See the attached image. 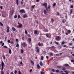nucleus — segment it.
Wrapping results in <instances>:
<instances>
[{
	"instance_id": "nucleus-6",
	"label": "nucleus",
	"mask_w": 74,
	"mask_h": 74,
	"mask_svg": "<svg viewBox=\"0 0 74 74\" xmlns=\"http://www.w3.org/2000/svg\"><path fill=\"white\" fill-rule=\"evenodd\" d=\"M22 26V24H20V25H19L18 26V27H20V28H21Z\"/></svg>"
},
{
	"instance_id": "nucleus-32",
	"label": "nucleus",
	"mask_w": 74,
	"mask_h": 74,
	"mask_svg": "<svg viewBox=\"0 0 74 74\" xmlns=\"http://www.w3.org/2000/svg\"><path fill=\"white\" fill-rule=\"evenodd\" d=\"M21 18V16H20L19 14H18V19H19V18Z\"/></svg>"
},
{
	"instance_id": "nucleus-62",
	"label": "nucleus",
	"mask_w": 74,
	"mask_h": 74,
	"mask_svg": "<svg viewBox=\"0 0 74 74\" xmlns=\"http://www.w3.org/2000/svg\"><path fill=\"white\" fill-rule=\"evenodd\" d=\"M20 64H23V63H22V62H21L20 63Z\"/></svg>"
},
{
	"instance_id": "nucleus-24",
	"label": "nucleus",
	"mask_w": 74,
	"mask_h": 74,
	"mask_svg": "<svg viewBox=\"0 0 74 74\" xmlns=\"http://www.w3.org/2000/svg\"><path fill=\"white\" fill-rule=\"evenodd\" d=\"M58 48H59V49H60V48H62V46H58Z\"/></svg>"
},
{
	"instance_id": "nucleus-15",
	"label": "nucleus",
	"mask_w": 74,
	"mask_h": 74,
	"mask_svg": "<svg viewBox=\"0 0 74 74\" xmlns=\"http://www.w3.org/2000/svg\"><path fill=\"white\" fill-rule=\"evenodd\" d=\"M43 59H44V57H43V56H41V60H43Z\"/></svg>"
},
{
	"instance_id": "nucleus-30",
	"label": "nucleus",
	"mask_w": 74,
	"mask_h": 74,
	"mask_svg": "<svg viewBox=\"0 0 74 74\" xmlns=\"http://www.w3.org/2000/svg\"><path fill=\"white\" fill-rule=\"evenodd\" d=\"M45 35L46 36V37H49V35H48V34H46Z\"/></svg>"
},
{
	"instance_id": "nucleus-35",
	"label": "nucleus",
	"mask_w": 74,
	"mask_h": 74,
	"mask_svg": "<svg viewBox=\"0 0 74 74\" xmlns=\"http://www.w3.org/2000/svg\"><path fill=\"white\" fill-rule=\"evenodd\" d=\"M38 45L40 46H41V43H40V42H39L38 43Z\"/></svg>"
},
{
	"instance_id": "nucleus-45",
	"label": "nucleus",
	"mask_w": 74,
	"mask_h": 74,
	"mask_svg": "<svg viewBox=\"0 0 74 74\" xmlns=\"http://www.w3.org/2000/svg\"><path fill=\"white\" fill-rule=\"evenodd\" d=\"M21 52L22 53H23V50H21Z\"/></svg>"
},
{
	"instance_id": "nucleus-54",
	"label": "nucleus",
	"mask_w": 74,
	"mask_h": 74,
	"mask_svg": "<svg viewBox=\"0 0 74 74\" xmlns=\"http://www.w3.org/2000/svg\"><path fill=\"white\" fill-rule=\"evenodd\" d=\"M0 8L1 10H3V7H2V6H0Z\"/></svg>"
},
{
	"instance_id": "nucleus-46",
	"label": "nucleus",
	"mask_w": 74,
	"mask_h": 74,
	"mask_svg": "<svg viewBox=\"0 0 74 74\" xmlns=\"http://www.w3.org/2000/svg\"><path fill=\"white\" fill-rule=\"evenodd\" d=\"M52 70L53 72H55V70L53 69H52Z\"/></svg>"
},
{
	"instance_id": "nucleus-34",
	"label": "nucleus",
	"mask_w": 74,
	"mask_h": 74,
	"mask_svg": "<svg viewBox=\"0 0 74 74\" xmlns=\"http://www.w3.org/2000/svg\"><path fill=\"white\" fill-rule=\"evenodd\" d=\"M17 73V71L16 70L14 71V74H16V73Z\"/></svg>"
},
{
	"instance_id": "nucleus-29",
	"label": "nucleus",
	"mask_w": 74,
	"mask_h": 74,
	"mask_svg": "<svg viewBox=\"0 0 74 74\" xmlns=\"http://www.w3.org/2000/svg\"><path fill=\"white\" fill-rule=\"evenodd\" d=\"M19 47V44L17 43L16 45V47Z\"/></svg>"
},
{
	"instance_id": "nucleus-33",
	"label": "nucleus",
	"mask_w": 74,
	"mask_h": 74,
	"mask_svg": "<svg viewBox=\"0 0 74 74\" xmlns=\"http://www.w3.org/2000/svg\"><path fill=\"white\" fill-rule=\"evenodd\" d=\"M64 44V41L62 42V45H63V44Z\"/></svg>"
},
{
	"instance_id": "nucleus-47",
	"label": "nucleus",
	"mask_w": 74,
	"mask_h": 74,
	"mask_svg": "<svg viewBox=\"0 0 74 74\" xmlns=\"http://www.w3.org/2000/svg\"><path fill=\"white\" fill-rule=\"evenodd\" d=\"M41 74H44V72L41 71Z\"/></svg>"
},
{
	"instance_id": "nucleus-58",
	"label": "nucleus",
	"mask_w": 74,
	"mask_h": 74,
	"mask_svg": "<svg viewBox=\"0 0 74 74\" xmlns=\"http://www.w3.org/2000/svg\"><path fill=\"white\" fill-rule=\"evenodd\" d=\"M56 56H59V54H56Z\"/></svg>"
},
{
	"instance_id": "nucleus-31",
	"label": "nucleus",
	"mask_w": 74,
	"mask_h": 74,
	"mask_svg": "<svg viewBox=\"0 0 74 74\" xmlns=\"http://www.w3.org/2000/svg\"><path fill=\"white\" fill-rule=\"evenodd\" d=\"M72 12H73V10L72 9H71L70 11V14H71L72 13Z\"/></svg>"
},
{
	"instance_id": "nucleus-21",
	"label": "nucleus",
	"mask_w": 74,
	"mask_h": 74,
	"mask_svg": "<svg viewBox=\"0 0 74 74\" xmlns=\"http://www.w3.org/2000/svg\"><path fill=\"white\" fill-rule=\"evenodd\" d=\"M34 33L35 34H37V31H34Z\"/></svg>"
},
{
	"instance_id": "nucleus-2",
	"label": "nucleus",
	"mask_w": 74,
	"mask_h": 74,
	"mask_svg": "<svg viewBox=\"0 0 74 74\" xmlns=\"http://www.w3.org/2000/svg\"><path fill=\"white\" fill-rule=\"evenodd\" d=\"M1 65V70H3V69L4 68V66H5V65H4V63L3 61H2Z\"/></svg>"
},
{
	"instance_id": "nucleus-14",
	"label": "nucleus",
	"mask_w": 74,
	"mask_h": 74,
	"mask_svg": "<svg viewBox=\"0 0 74 74\" xmlns=\"http://www.w3.org/2000/svg\"><path fill=\"white\" fill-rule=\"evenodd\" d=\"M64 72H65V73H66V74H69V71H64Z\"/></svg>"
},
{
	"instance_id": "nucleus-13",
	"label": "nucleus",
	"mask_w": 74,
	"mask_h": 74,
	"mask_svg": "<svg viewBox=\"0 0 74 74\" xmlns=\"http://www.w3.org/2000/svg\"><path fill=\"white\" fill-rule=\"evenodd\" d=\"M25 33L26 35H27L28 34H27V31H26V30H25Z\"/></svg>"
},
{
	"instance_id": "nucleus-1",
	"label": "nucleus",
	"mask_w": 74,
	"mask_h": 74,
	"mask_svg": "<svg viewBox=\"0 0 74 74\" xmlns=\"http://www.w3.org/2000/svg\"><path fill=\"white\" fill-rule=\"evenodd\" d=\"M47 5V3H45L42 4V5H43V6H45V8H46V9L47 11H48V8Z\"/></svg>"
},
{
	"instance_id": "nucleus-17",
	"label": "nucleus",
	"mask_w": 74,
	"mask_h": 74,
	"mask_svg": "<svg viewBox=\"0 0 74 74\" xmlns=\"http://www.w3.org/2000/svg\"><path fill=\"white\" fill-rule=\"evenodd\" d=\"M51 21L52 23H53V22L54 21V20H53L52 18H51Z\"/></svg>"
},
{
	"instance_id": "nucleus-22",
	"label": "nucleus",
	"mask_w": 74,
	"mask_h": 74,
	"mask_svg": "<svg viewBox=\"0 0 74 74\" xmlns=\"http://www.w3.org/2000/svg\"><path fill=\"white\" fill-rule=\"evenodd\" d=\"M0 25L1 26H3V23H1V22H0Z\"/></svg>"
},
{
	"instance_id": "nucleus-26",
	"label": "nucleus",
	"mask_w": 74,
	"mask_h": 74,
	"mask_svg": "<svg viewBox=\"0 0 74 74\" xmlns=\"http://www.w3.org/2000/svg\"><path fill=\"white\" fill-rule=\"evenodd\" d=\"M18 74H22V73H21V71H18Z\"/></svg>"
},
{
	"instance_id": "nucleus-57",
	"label": "nucleus",
	"mask_w": 74,
	"mask_h": 74,
	"mask_svg": "<svg viewBox=\"0 0 74 74\" xmlns=\"http://www.w3.org/2000/svg\"><path fill=\"white\" fill-rule=\"evenodd\" d=\"M13 42H14L13 41H11L10 42V43H11V44H13Z\"/></svg>"
},
{
	"instance_id": "nucleus-25",
	"label": "nucleus",
	"mask_w": 74,
	"mask_h": 74,
	"mask_svg": "<svg viewBox=\"0 0 74 74\" xmlns=\"http://www.w3.org/2000/svg\"><path fill=\"white\" fill-rule=\"evenodd\" d=\"M71 62H73V64H74V60H71Z\"/></svg>"
},
{
	"instance_id": "nucleus-19",
	"label": "nucleus",
	"mask_w": 74,
	"mask_h": 74,
	"mask_svg": "<svg viewBox=\"0 0 74 74\" xmlns=\"http://www.w3.org/2000/svg\"><path fill=\"white\" fill-rule=\"evenodd\" d=\"M9 53L10 54H11L12 53L11 50V49H10L9 50Z\"/></svg>"
},
{
	"instance_id": "nucleus-50",
	"label": "nucleus",
	"mask_w": 74,
	"mask_h": 74,
	"mask_svg": "<svg viewBox=\"0 0 74 74\" xmlns=\"http://www.w3.org/2000/svg\"><path fill=\"white\" fill-rule=\"evenodd\" d=\"M62 23H65V22L64 21V20H62Z\"/></svg>"
},
{
	"instance_id": "nucleus-61",
	"label": "nucleus",
	"mask_w": 74,
	"mask_h": 74,
	"mask_svg": "<svg viewBox=\"0 0 74 74\" xmlns=\"http://www.w3.org/2000/svg\"><path fill=\"white\" fill-rule=\"evenodd\" d=\"M50 55H51V56L52 55H53V53H50Z\"/></svg>"
},
{
	"instance_id": "nucleus-23",
	"label": "nucleus",
	"mask_w": 74,
	"mask_h": 74,
	"mask_svg": "<svg viewBox=\"0 0 74 74\" xmlns=\"http://www.w3.org/2000/svg\"><path fill=\"white\" fill-rule=\"evenodd\" d=\"M23 18H26V17H27V15H25V14H24L23 15Z\"/></svg>"
},
{
	"instance_id": "nucleus-48",
	"label": "nucleus",
	"mask_w": 74,
	"mask_h": 74,
	"mask_svg": "<svg viewBox=\"0 0 74 74\" xmlns=\"http://www.w3.org/2000/svg\"><path fill=\"white\" fill-rule=\"evenodd\" d=\"M58 69H62V67H60V66H58L57 67Z\"/></svg>"
},
{
	"instance_id": "nucleus-37",
	"label": "nucleus",
	"mask_w": 74,
	"mask_h": 74,
	"mask_svg": "<svg viewBox=\"0 0 74 74\" xmlns=\"http://www.w3.org/2000/svg\"><path fill=\"white\" fill-rule=\"evenodd\" d=\"M56 3H54L53 4V7H55V5H56Z\"/></svg>"
},
{
	"instance_id": "nucleus-55",
	"label": "nucleus",
	"mask_w": 74,
	"mask_h": 74,
	"mask_svg": "<svg viewBox=\"0 0 74 74\" xmlns=\"http://www.w3.org/2000/svg\"><path fill=\"white\" fill-rule=\"evenodd\" d=\"M19 57H20V59H22V57H21L20 56H19Z\"/></svg>"
},
{
	"instance_id": "nucleus-53",
	"label": "nucleus",
	"mask_w": 74,
	"mask_h": 74,
	"mask_svg": "<svg viewBox=\"0 0 74 74\" xmlns=\"http://www.w3.org/2000/svg\"><path fill=\"white\" fill-rule=\"evenodd\" d=\"M14 18H17V15H15L14 16Z\"/></svg>"
},
{
	"instance_id": "nucleus-5",
	"label": "nucleus",
	"mask_w": 74,
	"mask_h": 74,
	"mask_svg": "<svg viewBox=\"0 0 74 74\" xmlns=\"http://www.w3.org/2000/svg\"><path fill=\"white\" fill-rule=\"evenodd\" d=\"M64 66H65V67H70L68 64H65L63 65Z\"/></svg>"
},
{
	"instance_id": "nucleus-4",
	"label": "nucleus",
	"mask_w": 74,
	"mask_h": 74,
	"mask_svg": "<svg viewBox=\"0 0 74 74\" xmlns=\"http://www.w3.org/2000/svg\"><path fill=\"white\" fill-rule=\"evenodd\" d=\"M55 40L57 41H60V38L59 36H57L56 38H55Z\"/></svg>"
},
{
	"instance_id": "nucleus-40",
	"label": "nucleus",
	"mask_w": 74,
	"mask_h": 74,
	"mask_svg": "<svg viewBox=\"0 0 74 74\" xmlns=\"http://www.w3.org/2000/svg\"><path fill=\"white\" fill-rule=\"evenodd\" d=\"M10 42H11V41L10 40H8V43H10Z\"/></svg>"
},
{
	"instance_id": "nucleus-64",
	"label": "nucleus",
	"mask_w": 74,
	"mask_h": 74,
	"mask_svg": "<svg viewBox=\"0 0 74 74\" xmlns=\"http://www.w3.org/2000/svg\"><path fill=\"white\" fill-rule=\"evenodd\" d=\"M7 32H9V29H7Z\"/></svg>"
},
{
	"instance_id": "nucleus-11",
	"label": "nucleus",
	"mask_w": 74,
	"mask_h": 74,
	"mask_svg": "<svg viewBox=\"0 0 74 74\" xmlns=\"http://www.w3.org/2000/svg\"><path fill=\"white\" fill-rule=\"evenodd\" d=\"M42 62H40V66H42Z\"/></svg>"
},
{
	"instance_id": "nucleus-28",
	"label": "nucleus",
	"mask_w": 74,
	"mask_h": 74,
	"mask_svg": "<svg viewBox=\"0 0 74 74\" xmlns=\"http://www.w3.org/2000/svg\"><path fill=\"white\" fill-rule=\"evenodd\" d=\"M56 73H59V70H56Z\"/></svg>"
},
{
	"instance_id": "nucleus-27",
	"label": "nucleus",
	"mask_w": 74,
	"mask_h": 74,
	"mask_svg": "<svg viewBox=\"0 0 74 74\" xmlns=\"http://www.w3.org/2000/svg\"><path fill=\"white\" fill-rule=\"evenodd\" d=\"M16 3H17V5H18V0H16Z\"/></svg>"
},
{
	"instance_id": "nucleus-59",
	"label": "nucleus",
	"mask_w": 74,
	"mask_h": 74,
	"mask_svg": "<svg viewBox=\"0 0 74 74\" xmlns=\"http://www.w3.org/2000/svg\"><path fill=\"white\" fill-rule=\"evenodd\" d=\"M71 8H73V5H71Z\"/></svg>"
},
{
	"instance_id": "nucleus-39",
	"label": "nucleus",
	"mask_w": 74,
	"mask_h": 74,
	"mask_svg": "<svg viewBox=\"0 0 74 74\" xmlns=\"http://www.w3.org/2000/svg\"><path fill=\"white\" fill-rule=\"evenodd\" d=\"M55 44H56L57 45H58L59 44V42H55Z\"/></svg>"
},
{
	"instance_id": "nucleus-42",
	"label": "nucleus",
	"mask_w": 74,
	"mask_h": 74,
	"mask_svg": "<svg viewBox=\"0 0 74 74\" xmlns=\"http://www.w3.org/2000/svg\"><path fill=\"white\" fill-rule=\"evenodd\" d=\"M48 9H50L51 8V6H50V5H48Z\"/></svg>"
},
{
	"instance_id": "nucleus-63",
	"label": "nucleus",
	"mask_w": 74,
	"mask_h": 74,
	"mask_svg": "<svg viewBox=\"0 0 74 74\" xmlns=\"http://www.w3.org/2000/svg\"><path fill=\"white\" fill-rule=\"evenodd\" d=\"M40 0H36V2H39Z\"/></svg>"
},
{
	"instance_id": "nucleus-16",
	"label": "nucleus",
	"mask_w": 74,
	"mask_h": 74,
	"mask_svg": "<svg viewBox=\"0 0 74 74\" xmlns=\"http://www.w3.org/2000/svg\"><path fill=\"white\" fill-rule=\"evenodd\" d=\"M44 13L45 14H46L47 13V11H46V10H44Z\"/></svg>"
},
{
	"instance_id": "nucleus-52",
	"label": "nucleus",
	"mask_w": 74,
	"mask_h": 74,
	"mask_svg": "<svg viewBox=\"0 0 74 74\" xmlns=\"http://www.w3.org/2000/svg\"><path fill=\"white\" fill-rule=\"evenodd\" d=\"M66 47H67V46H66V45H64L63 47H64V48H65Z\"/></svg>"
},
{
	"instance_id": "nucleus-20",
	"label": "nucleus",
	"mask_w": 74,
	"mask_h": 74,
	"mask_svg": "<svg viewBox=\"0 0 74 74\" xmlns=\"http://www.w3.org/2000/svg\"><path fill=\"white\" fill-rule=\"evenodd\" d=\"M31 63L32 64V65H34V62H33V61H31Z\"/></svg>"
},
{
	"instance_id": "nucleus-38",
	"label": "nucleus",
	"mask_w": 74,
	"mask_h": 74,
	"mask_svg": "<svg viewBox=\"0 0 74 74\" xmlns=\"http://www.w3.org/2000/svg\"><path fill=\"white\" fill-rule=\"evenodd\" d=\"M46 53V52L44 51L43 52V54H45Z\"/></svg>"
},
{
	"instance_id": "nucleus-43",
	"label": "nucleus",
	"mask_w": 74,
	"mask_h": 74,
	"mask_svg": "<svg viewBox=\"0 0 74 74\" xmlns=\"http://www.w3.org/2000/svg\"><path fill=\"white\" fill-rule=\"evenodd\" d=\"M69 45L71 46L73 45V44L71 43H69Z\"/></svg>"
},
{
	"instance_id": "nucleus-41",
	"label": "nucleus",
	"mask_w": 74,
	"mask_h": 74,
	"mask_svg": "<svg viewBox=\"0 0 74 74\" xmlns=\"http://www.w3.org/2000/svg\"><path fill=\"white\" fill-rule=\"evenodd\" d=\"M3 59L5 60V56H3Z\"/></svg>"
},
{
	"instance_id": "nucleus-10",
	"label": "nucleus",
	"mask_w": 74,
	"mask_h": 74,
	"mask_svg": "<svg viewBox=\"0 0 74 74\" xmlns=\"http://www.w3.org/2000/svg\"><path fill=\"white\" fill-rule=\"evenodd\" d=\"M12 30L14 31V32H15L16 31V29L14 27H12Z\"/></svg>"
},
{
	"instance_id": "nucleus-18",
	"label": "nucleus",
	"mask_w": 74,
	"mask_h": 74,
	"mask_svg": "<svg viewBox=\"0 0 74 74\" xmlns=\"http://www.w3.org/2000/svg\"><path fill=\"white\" fill-rule=\"evenodd\" d=\"M1 74H4V71H1Z\"/></svg>"
},
{
	"instance_id": "nucleus-51",
	"label": "nucleus",
	"mask_w": 74,
	"mask_h": 74,
	"mask_svg": "<svg viewBox=\"0 0 74 74\" xmlns=\"http://www.w3.org/2000/svg\"><path fill=\"white\" fill-rule=\"evenodd\" d=\"M35 5H34L32 6V8H34V7H35Z\"/></svg>"
},
{
	"instance_id": "nucleus-9",
	"label": "nucleus",
	"mask_w": 74,
	"mask_h": 74,
	"mask_svg": "<svg viewBox=\"0 0 74 74\" xmlns=\"http://www.w3.org/2000/svg\"><path fill=\"white\" fill-rule=\"evenodd\" d=\"M28 41L29 42H32L31 40H32V38H29L28 39Z\"/></svg>"
},
{
	"instance_id": "nucleus-3",
	"label": "nucleus",
	"mask_w": 74,
	"mask_h": 74,
	"mask_svg": "<svg viewBox=\"0 0 74 74\" xmlns=\"http://www.w3.org/2000/svg\"><path fill=\"white\" fill-rule=\"evenodd\" d=\"M20 13H25V11L23 9L19 11Z\"/></svg>"
},
{
	"instance_id": "nucleus-60",
	"label": "nucleus",
	"mask_w": 74,
	"mask_h": 74,
	"mask_svg": "<svg viewBox=\"0 0 74 74\" xmlns=\"http://www.w3.org/2000/svg\"><path fill=\"white\" fill-rule=\"evenodd\" d=\"M4 42H3L2 46H4Z\"/></svg>"
},
{
	"instance_id": "nucleus-36",
	"label": "nucleus",
	"mask_w": 74,
	"mask_h": 74,
	"mask_svg": "<svg viewBox=\"0 0 74 74\" xmlns=\"http://www.w3.org/2000/svg\"><path fill=\"white\" fill-rule=\"evenodd\" d=\"M68 32L70 34V33H71V31L70 30H69L68 31Z\"/></svg>"
},
{
	"instance_id": "nucleus-8",
	"label": "nucleus",
	"mask_w": 74,
	"mask_h": 74,
	"mask_svg": "<svg viewBox=\"0 0 74 74\" xmlns=\"http://www.w3.org/2000/svg\"><path fill=\"white\" fill-rule=\"evenodd\" d=\"M36 48L37 52L38 53V52H39V49H38V47H36Z\"/></svg>"
},
{
	"instance_id": "nucleus-56",
	"label": "nucleus",
	"mask_w": 74,
	"mask_h": 74,
	"mask_svg": "<svg viewBox=\"0 0 74 74\" xmlns=\"http://www.w3.org/2000/svg\"><path fill=\"white\" fill-rule=\"evenodd\" d=\"M59 12H57V15H59Z\"/></svg>"
},
{
	"instance_id": "nucleus-12",
	"label": "nucleus",
	"mask_w": 74,
	"mask_h": 74,
	"mask_svg": "<svg viewBox=\"0 0 74 74\" xmlns=\"http://www.w3.org/2000/svg\"><path fill=\"white\" fill-rule=\"evenodd\" d=\"M37 68L38 69H40V65H39V64H37Z\"/></svg>"
},
{
	"instance_id": "nucleus-49",
	"label": "nucleus",
	"mask_w": 74,
	"mask_h": 74,
	"mask_svg": "<svg viewBox=\"0 0 74 74\" xmlns=\"http://www.w3.org/2000/svg\"><path fill=\"white\" fill-rule=\"evenodd\" d=\"M3 47V48H7V47L5 45Z\"/></svg>"
},
{
	"instance_id": "nucleus-44",
	"label": "nucleus",
	"mask_w": 74,
	"mask_h": 74,
	"mask_svg": "<svg viewBox=\"0 0 74 74\" xmlns=\"http://www.w3.org/2000/svg\"><path fill=\"white\" fill-rule=\"evenodd\" d=\"M62 70H63L64 71L66 70V68H63L62 69Z\"/></svg>"
},
{
	"instance_id": "nucleus-7",
	"label": "nucleus",
	"mask_w": 74,
	"mask_h": 74,
	"mask_svg": "<svg viewBox=\"0 0 74 74\" xmlns=\"http://www.w3.org/2000/svg\"><path fill=\"white\" fill-rule=\"evenodd\" d=\"M22 45L23 47H25L26 46V43L25 42L23 43Z\"/></svg>"
}]
</instances>
